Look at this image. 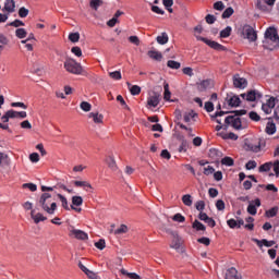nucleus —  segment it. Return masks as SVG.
<instances>
[{"label":"nucleus","instance_id":"nucleus-38","mask_svg":"<svg viewBox=\"0 0 279 279\" xmlns=\"http://www.w3.org/2000/svg\"><path fill=\"white\" fill-rule=\"evenodd\" d=\"M83 204H84V198H82V196H73L72 197L73 206H82Z\"/></svg>","mask_w":279,"mask_h":279},{"label":"nucleus","instance_id":"nucleus-39","mask_svg":"<svg viewBox=\"0 0 279 279\" xmlns=\"http://www.w3.org/2000/svg\"><path fill=\"white\" fill-rule=\"evenodd\" d=\"M256 167H258V163L256 162V160H248L245 165V169L247 171H252V169H256Z\"/></svg>","mask_w":279,"mask_h":279},{"label":"nucleus","instance_id":"nucleus-54","mask_svg":"<svg viewBox=\"0 0 279 279\" xmlns=\"http://www.w3.org/2000/svg\"><path fill=\"white\" fill-rule=\"evenodd\" d=\"M221 153L219 151V149H217V148H210L209 149V157L210 158H219V155H220Z\"/></svg>","mask_w":279,"mask_h":279},{"label":"nucleus","instance_id":"nucleus-22","mask_svg":"<svg viewBox=\"0 0 279 279\" xmlns=\"http://www.w3.org/2000/svg\"><path fill=\"white\" fill-rule=\"evenodd\" d=\"M147 54L151 58V60H156L157 62H160L162 60V53L156 50H150Z\"/></svg>","mask_w":279,"mask_h":279},{"label":"nucleus","instance_id":"nucleus-34","mask_svg":"<svg viewBox=\"0 0 279 279\" xmlns=\"http://www.w3.org/2000/svg\"><path fill=\"white\" fill-rule=\"evenodd\" d=\"M15 36L16 38L23 39L27 37V31H25V28H17L15 31Z\"/></svg>","mask_w":279,"mask_h":279},{"label":"nucleus","instance_id":"nucleus-41","mask_svg":"<svg viewBox=\"0 0 279 279\" xmlns=\"http://www.w3.org/2000/svg\"><path fill=\"white\" fill-rule=\"evenodd\" d=\"M234 14V9L232 7L227 8L222 13V19H230Z\"/></svg>","mask_w":279,"mask_h":279},{"label":"nucleus","instance_id":"nucleus-11","mask_svg":"<svg viewBox=\"0 0 279 279\" xmlns=\"http://www.w3.org/2000/svg\"><path fill=\"white\" fill-rule=\"evenodd\" d=\"M70 236L77 239L78 241H88V233L80 229H73L70 231Z\"/></svg>","mask_w":279,"mask_h":279},{"label":"nucleus","instance_id":"nucleus-48","mask_svg":"<svg viewBox=\"0 0 279 279\" xmlns=\"http://www.w3.org/2000/svg\"><path fill=\"white\" fill-rule=\"evenodd\" d=\"M23 189H29L32 193H35V191H38V186L34 183H24Z\"/></svg>","mask_w":279,"mask_h":279},{"label":"nucleus","instance_id":"nucleus-35","mask_svg":"<svg viewBox=\"0 0 279 279\" xmlns=\"http://www.w3.org/2000/svg\"><path fill=\"white\" fill-rule=\"evenodd\" d=\"M221 165H225L226 167H234V159L231 157H225L221 159Z\"/></svg>","mask_w":279,"mask_h":279},{"label":"nucleus","instance_id":"nucleus-19","mask_svg":"<svg viewBox=\"0 0 279 279\" xmlns=\"http://www.w3.org/2000/svg\"><path fill=\"white\" fill-rule=\"evenodd\" d=\"M192 228L196 230V232H206V226H204L199 220H194Z\"/></svg>","mask_w":279,"mask_h":279},{"label":"nucleus","instance_id":"nucleus-21","mask_svg":"<svg viewBox=\"0 0 279 279\" xmlns=\"http://www.w3.org/2000/svg\"><path fill=\"white\" fill-rule=\"evenodd\" d=\"M126 86L130 88V93L133 96L141 95V86L132 85V83L128 82Z\"/></svg>","mask_w":279,"mask_h":279},{"label":"nucleus","instance_id":"nucleus-62","mask_svg":"<svg viewBox=\"0 0 279 279\" xmlns=\"http://www.w3.org/2000/svg\"><path fill=\"white\" fill-rule=\"evenodd\" d=\"M198 243H202V245H210V238H206V236H203L201 239L197 240Z\"/></svg>","mask_w":279,"mask_h":279},{"label":"nucleus","instance_id":"nucleus-42","mask_svg":"<svg viewBox=\"0 0 279 279\" xmlns=\"http://www.w3.org/2000/svg\"><path fill=\"white\" fill-rule=\"evenodd\" d=\"M129 228L125 225H121L120 228L114 230L113 234H126Z\"/></svg>","mask_w":279,"mask_h":279},{"label":"nucleus","instance_id":"nucleus-55","mask_svg":"<svg viewBox=\"0 0 279 279\" xmlns=\"http://www.w3.org/2000/svg\"><path fill=\"white\" fill-rule=\"evenodd\" d=\"M95 247H97V250H106V240L100 239L95 243Z\"/></svg>","mask_w":279,"mask_h":279},{"label":"nucleus","instance_id":"nucleus-10","mask_svg":"<svg viewBox=\"0 0 279 279\" xmlns=\"http://www.w3.org/2000/svg\"><path fill=\"white\" fill-rule=\"evenodd\" d=\"M158 104H160V94L153 92L149 94L147 98V107L148 108H158Z\"/></svg>","mask_w":279,"mask_h":279},{"label":"nucleus","instance_id":"nucleus-23","mask_svg":"<svg viewBox=\"0 0 279 279\" xmlns=\"http://www.w3.org/2000/svg\"><path fill=\"white\" fill-rule=\"evenodd\" d=\"M266 134H269L270 136L276 134V123L269 121L266 124V129H265Z\"/></svg>","mask_w":279,"mask_h":279},{"label":"nucleus","instance_id":"nucleus-36","mask_svg":"<svg viewBox=\"0 0 279 279\" xmlns=\"http://www.w3.org/2000/svg\"><path fill=\"white\" fill-rule=\"evenodd\" d=\"M194 118H195V112L194 111L185 112L183 114V121L185 123H191V119H194Z\"/></svg>","mask_w":279,"mask_h":279},{"label":"nucleus","instance_id":"nucleus-14","mask_svg":"<svg viewBox=\"0 0 279 279\" xmlns=\"http://www.w3.org/2000/svg\"><path fill=\"white\" fill-rule=\"evenodd\" d=\"M225 279H243V277L241 276V274H239V270H236V268L231 267L227 269Z\"/></svg>","mask_w":279,"mask_h":279},{"label":"nucleus","instance_id":"nucleus-16","mask_svg":"<svg viewBox=\"0 0 279 279\" xmlns=\"http://www.w3.org/2000/svg\"><path fill=\"white\" fill-rule=\"evenodd\" d=\"M245 149L246 151H253L254 154H258V151H260V142H258L257 144H245Z\"/></svg>","mask_w":279,"mask_h":279},{"label":"nucleus","instance_id":"nucleus-61","mask_svg":"<svg viewBox=\"0 0 279 279\" xmlns=\"http://www.w3.org/2000/svg\"><path fill=\"white\" fill-rule=\"evenodd\" d=\"M225 8L226 5L222 1H217L216 3H214V10H218L219 12H221V10H223Z\"/></svg>","mask_w":279,"mask_h":279},{"label":"nucleus","instance_id":"nucleus-28","mask_svg":"<svg viewBox=\"0 0 279 279\" xmlns=\"http://www.w3.org/2000/svg\"><path fill=\"white\" fill-rule=\"evenodd\" d=\"M223 114H228V111H217L214 116H211V121H216L218 125H221V119H219V117H223Z\"/></svg>","mask_w":279,"mask_h":279},{"label":"nucleus","instance_id":"nucleus-12","mask_svg":"<svg viewBox=\"0 0 279 279\" xmlns=\"http://www.w3.org/2000/svg\"><path fill=\"white\" fill-rule=\"evenodd\" d=\"M253 243H256L257 247H263V245L265 247H274V245H276V241H269L267 239H263V240H258L256 238L252 239Z\"/></svg>","mask_w":279,"mask_h":279},{"label":"nucleus","instance_id":"nucleus-4","mask_svg":"<svg viewBox=\"0 0 279 279\" xmlns=\"http://www.w3.org/2000/svg\"><path fill=\"white\" fill-rule=\"evenodd\" d=\"M63 66L65 71L72 73V75H84V68H82V64L77 63L74 59H66Z\"/></svg>","mask_w":279,"mask_h":279},{"label":"nucleus","instance_id":"nucleus-43","mask_svg":"<svg viewBox=\"0 0 279 279\" xmlns=\"http://www.w3.org/2000/svg\"><path fill=\"white\" fill-rule=\"evenodd\" d=\"M7 45H10V39L8 36L0 34V47H7Z\"/></svg>","mask_w":279,"mask_h":279},{"label":"nucleus","instance_id":"nucleus-32","mask_svg":"<svg viewBox=\"0 0 279 279\" xmlns=\"http://www.w3.org/2000/svg\"><path fill=\"white\" fill-rule=\"evenodd\" d=\"M57 197H59L64 210H71V208H69V201L66 199V197H64L62 194H57Z\"/></svg>","mask_w":279,"mask_h":279},{"label":"nucleus","instance_id":"nucleus-37","mask_svg":"<svg viewBox=\"0 0 279 279\" xmlns=\"http://www.w3.org/2000/svg\"><path fill=\"white\" fill-rule=\"evenodd\" d=\"M167 66H169V69H174V70H178L182 66V64L178 61H173V60H169L167 62Z\"/></svg>","mask_w":279,"mask_h":279},{"label":"nucleus","instance_id":"nucleus-20","mask_svg":"<svg viewBox=\"0 0 279 279\" xmlns=\"http://www.w3.org/2000/svg\"><path fill=\"white\" fill-rule=\"evenodd\" d=\"M106 162L111 171H117V161L114 160V156L110 155L107 157Z\"/></svg>","mask_w":279,"mask_h":279},{"label":"nucleus","instance_id":"nucleus-6","mask_svg":"<svg viewBox=\"0 0 279 279\" xmlns=\"http://www.w3.org/2000/svg\"><path fill=\"white\" fill-rule=\"evenodd\" d=\"M196 40H201V43H205V45H207L211 49H215L216 51H226V46H223V45H221L217 41L210 40L206 37H202L199 35H196Z\"/></svg>","mask_w":279,"mask_h":279},{"label":"nucleus","instance_id":"nucleus-46","mask_svg":"<svg viewBox=\"0 0 279 279\" xmlns=\"http://www.w3.org/2000/svg\"><path fill=\"white\" fill-rule=\"evenodd\" d=\"M276 215H278V207H272L266 210V217L268 218L276 217Z\"/></svg>","mask_w":279,"mask_h":279},{"label":"nucleus","instance_id":"nucleus-64","mask_svg":"<svg viewBox=\"0 0 279 279\" xmlns=\"http://www.w3.org/2000/svg\"><path fill=\"white\" fill-rule=\"evenodd\" d=\"M272 169H274L275 174H276L277 178H278V175H279V160H276V161L272 163Z\"/></svg>","mask_w":279,"mask_h":279},{"label":"nucleus","instance_id":"nucleus-57","mask_svg":"<svg viewBox=\"0 0 279 279\" xmlns=\"http://www.w3.org/2000/svg\"><path fill=\"white\" fill-rule=\"evenodd\" d=\"M109 76L111 77V80H121V71H114V72H110Z\"/></svg>","mask_w":279,"mask_h":279},{"label":"nucleus","instance_id":"nucleus-63","mask_svg":"<svg viewBox=\"0 0 279 279\" xmlns=\"http://www.w3.org/2000/svg\"><path fill=\"white\" fill-rule=\"evenodd\" d=\"M205 110L206 112H213V110H215V105L211 101L205 102Z\"/></svg>","mask_w":279,"mask_h":279},{"label":"nucleus","instance_id":"nucleus-7","mask_svg":"<svg viewBox=\"0 0 279 279\" xmlns=\"http://www.w3.org/2000/svg\"><path fill=\"white\" fill-rule=\"evenodd\" d=\"M240 97L246 101H256V99H260V97H263V94L256 89H251L246 94H241Z\"/></svg>","mask_w":279,"mask_h":279},{"label":"nucleus","instance_id":"nucleus-30","mask_svg":"<svg viewBox=\"0 0 279 279\" xmlns=\"http://www.w3.org/2000/svg\"><path fill=\"white\" fill-rule=\"evenodd\" d=\"M104 5V0H90L89 8L93 10H99Z\"/></svg>","mask_w":279,"mask_h":279},{"label":"nucleus","instance_id":"nucleus-49","mask_svg":"<svg viewBox=\"0 0 279 279\" xmlns=\"http://www.w3.org/2000/svg\"><path fill=\"white\" fill-rule=\"evenodd\" d=\"M189 147V142H186V140H182L181 141V145L179 146V153L182 154V151H186Z\"/></svg>","mask_w":279,"mask_h":279},{"label":"nucleus","instance_id":"nucleus-33","mask_svg":"<svg viewBox=\"0 0 279 279\" xmlns=\"http://www.w3.org/2000/svg\"><path fill=\"white\" fill-rule=\"evenodd\" d=\"M182 202H183L184 206H193V198L191 197V194L183 195Z\"/></svg>","mask_w":279,"mask_h":279},{"label":"nucleus","instance_id":"nucleus-9","mask_svg":"<svg viewBox=\"0 0 279 279\" xmlns=\"http://www.w3.org/2000/svg\"><path fill=\"white\" fill-rule=\"evenodd\" d=\"M225 101L230 108H239L241 106V98L234 94L227 95Z\"/></svg>","mask_w":279,"mask_h":279},{"label":"nucleus","instance_id":"nucleus-1","mask_svg":"<svg viewBox=\"0 0 279 279\" xmlns=\"http://www.w3.org/2000/svg\"><path fill=\"white\" fill-rule=\"evenodd\" d=\"M265 40L263 41L264 49H268L269 51H274V49H278L279 47V36L278 31L275 27H268L265 32Z\"/></svg>","mask_w":279,"mask_h":279},{"label":"nucleus","instance_id":"nucleus-52","mask_svg":"<svg viewBox=\"0 0 279 279\" xmlns=\"http://www.w3.org/2000/svg\"><path fill=\"white\" fill-rule=\"evenodd\" d=\"M248 117H250L251 121H256V122L260 121V116L258 113H256V111H251L248 113Z\"/></svg>","mask_w":279,"mask_h":279},{"label":"nucleus","instance_id":"nucleus-31","mask_svg":"<svg viewBox=\"0 0 279 279\" xmlns=\"http://www.w3.org/2000/svg\"><path fill=\"white\" fill-rule=\"evenodd\" d=\"M231 34H232V27L227 26L225 29L220 32V38H230Z\"/></svg>","mask_w":279,"mask_h":279},{"label":"nucleus","instance_id":"nucleus-24","mask_svg":"<svg viewBox=\"0 0 279 279\" xmlns=\"http://www.w3.org/2000/svg\"><path fill=\"white\" fill-rule=\"evenodd\" d=\"M74 186L82 187L85 191H88V189H93V185H90L88 181H74Z\"/></svg>","mask_w":279,"mask_h":279},{"label":"nucleus","instance_id":"nucleus-26","mask_svg":"<svg viewBox=\"0 0 279 279\" xmlns=\"http://www.w3.org/2000/svg\"><path fill=\"white\" fill-rule=\"evenodd\" d=\"M120 274H122V276H126L130 279H141V276H138V274H136V272H129L128 270H125V268H122L120 270Z\"/></svg>","mask_w":279,"mask_h":279},{"label":"nucleus","instance_id":"nucleus-15","mask_svg":"<svg viewBox=\"0 0 279 279\" xmlns=\"http://www.w3.org/2000/svg\"><path fill=\"white\" fill-rule=\"evenodd\" d=\"M255 204V205H254ZM254 204H250L248 206H247V213H248V215H256V213H258V210L256 209V207L258 208V207H260V198H256L255 201H254Z\"/></svg>","mask_w":279,"mask_h":279},{"label":"nucleus","instance_id":"nucleus-59","mask_svg":"<svg viewBox=\"0 0 279 279\" xmlns=\"http://www.w3.org/2000/svg\"><path fill=\"white\" fill-rule=\"evenodd\" d=\"M217 210H226V203L222 199H218L216 202Z\"/></svg>","mask_w":279,"mask_h":279},{"label":"nucleus","instance_id":"nucleus-44","mask_svg":"<svg viewBox=\"0 0 279 279\" xmlns=\"http://www.w3.org/2000/svg\"><path fill=\"white\" fill-rule=\"evenodd\" d=\"M172 221H177L178 223H184V221H186V218L182 216V214H175L172 217Z\"/></svg>","mask_w":279,"mask_h":279},{"label":"nucleus","instance_id":"nucleus-17","mask_svg":"<svg viewBox=\"0 0 279 279\" xmlns=\"http://www.w3.org/2000/svg\"><path fill=\"white\" fill-rule=\"evenodd\" d=\"M31 217L34 220L35 223H40V221H47V217H45L43 214H34V210L31 211Z\"/></svg>","mask_w":279,"mask_h":279},{"label":"nucleus","instance_id":"nucleus-40","mask_svg":"<svg viewBox=\"0 0 279 279\" xmlns=\"http://www.w3.org/2000/svg\"><path fill=\"white\" fill-rule=\"evenodd\" d=\"M28 14H29L28 9H26L25 7L20 8V10H19L20 19H27Z\"/></svg>","mask_w":279,"mask_h":279},{"label":"nucleus","instance_id":"nucleus-3","mask_svg":"<svg viewBox=\"0 0 279 279\" xmlns=\"http://www.w3.org/2000/svg\"><path fill=\"white\" fill-rule=\"evenodd\" d=\"M232 112H234L235 116H228L225 119V123L227 124V128L229 125H232V128H234V130H243V124L241 122V118H239V117H243V114H247V110L241 109V110H235Z\"/></svg>","mask_w":279,"mask_h":279},{"label":"nucleus","instance_id":"nucleus-50","mask_svg":"<svg viewBox=\"0 0 279 279\" xmlns=\"http://www.w3.org/2000/svg\"><path fill=\"white\" fill-rule=\"evenodd\" d=\"M69 40H71V43H78L80 41V33H71L69 35Z\"/></svg>","mask_w":279,"mask_h":279},{"label":"nucleus","instance_id":"nucleus-56","mask_svg":"<svg viewBox=\"0 0 279 279\" xmlns=\"http://www.w3.org/2000/svg\"><path fill=\"white\" fill-rule=\"evenodd\" d=\"M208 86H210V82L202 81L198 85V90L204 92L206 88H208Z\"/></svg>","mask_w":279,"mask_h":279},{"label":"nucleus","instance_id":"nucleus-18","mask_svg":"<svg viewBox=\"0 0 279 279\" xmlns=\"http://www.w3.org/2000/svg\"><path fill=\"white\" fill-rule=\"evenodd\" d=\"M88 118L93 119L94 123H104V114H99L98 112H90Z\"/></svg>","mask_w":279,"mask_h":279},{"label":"nucleus","instance_id":"nucleus-53","mask_svg":"<svg viewBox=\"0 0 279 279\" xmlns=\"http://www.w3.org/2000/svg\"><path fill=\"white\" fill-rule=\"evenodd\" d=\"M195 208L196 210H199V213H202L204 208H206V203L204 201H198L195 204Z\"/></svg>","mask_w":279,"mask_h":279},{"label":"nucleus","instance_id":"nucleus-45","mask_svg":"<svg viewBox=\"0 0 279 279\" xmlns=\"http://www.w3.org/2000/svg\"><path fill=\"white\" fill-rule=\"evenodd\" d=\"M8 26L9 27H23V26H25V23L23 21H21V20H15L13 22H10L8 24Z\"/></svg>","mask_w":279,"mask_h":279},{"label":"nucleus","instance_id":"nucleus-29","mask_svg":"<svg viewBox=\"0 0 279 279\" xmlns=\"http://www.w3.org/2000/svg\"><path fill=\"white\" fill-rule=\"evenodd\" d=\"M271 167H274L272 162H266L259 167L258 171L259 173H267V171H271Z\"/></svg>","mask_w":279,"mask_h":279},{"label":"nucleus","instance_id":"nucleus-47","mask_svg":"<svg viewBox=\"0 0 279 279\" xmlns=\"http://www.w3.org/2000/svg\"><path fill=\"white\" fill-rule=\"evenodd\" d=\"M227 226H229L231 230H234V228H239L238 221L234 218L227 220Z\"/></svg>","mask_w":279,"mask_h":279},{"label":"nucleus","instance_id":"nucleus-2","mask_svg":"<svg viewBox=\"0 0 279 279\" xmlns=\"http://www.w3.org/2000/svg\"><path fill=\"white\" fill-rule=\"evenodd\" d=\"M51 194L43 193L39 198V206L47 213L48 215H54L56 210H58V204L56 202L50 203Z\"/></svg>","mask_w":279,"mask_h":279},{"label":"nucleus","instance_id":"nucleus-8","mask_svg":"<svg viewBox=\"0 0 279 279\" xmlns=\"http://www.w3.org/2000/svg\"><path fill=\"white\" fill-rule=\"evenodd\" d=\"M233 86L234 88H239L240 90H243L247 88V80L244 77H241L240 74L233 75Z\"/></svg>","mask_w":279,"mask_h":279},{"label":"nucleus","instance_id":"nucleus-58","mask_svg":"<svg viewBox=\"0 0 279 279\" xmlns=\"http://www.w3.org/2000/svg\"><path fill=\"white\" fill-rule=\"evenodd\" d=\"M71 51H72V53H74V56H76L77 58H82V48L75 46V47H72Z\"/></svg>","mask_w":279,"mask_h":279},{"label":"nucleus","instance_id":"nucleus-5","mask_svg":"<svg viewBox=\"0 0 279 279\" xmlns=\"http://www.w3.org/2000/svg\"><path fill=\"white\" fill-rule=\"evenodd\" d=\"M242 35L247 38L251 43H256L258 40V35L256 34V31H254V27H252L250 24H244L242 26Z\"/></svg>","mask_w":279,"mask_h":279},{"label":"nucleus","instance_id":"nucleus-13","mask_svg":"<svg viewBox=\"0 0 279 279\" xmlns=\"http://www.w3.org/2000/svg\"><path fill=\"white\" fill-rule=\"evenodd\" d=\"M16 11V2L14 0H5L4 7L2 8V12H8V14H12Z\"/></svg>","mask_w":279,"mask_h":279},{"label":"nucleus","instance_id":"nucleus-51","mask_svg":"<svg viewBox=\"0 0 279 279\" xmlns=\"http://www.w3.org/2000/svg\"><path fill=\"white\" fill-rule=\"evenodd\" d=\"M90 108H93L90 102H87V101L81 102V109H83L84 112H90Z\"/></svg>","mask_w":279,"mask_h":279},{"label":"nucleus","instance_id":"nucleus-25","mask_svg":"<svg viewBox=\"0 0 279 279\" xmlns=\"http://www.w3.org/2000/svg\"><path fill=\"white\" fill-rule=\"evenodd\" d=\"M220 136L225 140V141H238L239 140V135L234 134L233 132L230 133H220Z\"/></svg>","mask_w":279,"mask_h":279},{"label":"nucleus","instance_id":"nucleus-60","mask_svg":"<svg viewBox=\"0 0 279 279\" xmlns=\"http://www.w3.org/2000/svg\"><path fill=\"white\" fill-rule=\"evenodd\" d=\"M31 162H38L40 160V155L38 153H32L29 155Z\"/></svg>","mask_w":279,"mask_h":279},{"label":"nucleus","instance_id":"nucleus-27","mask_svg":"<svg viewBox=\"0 0 279 279\" xmlns=\"http://www.w3.org/2000/svg\"><path fill=\"white\" fill-rule=\"evenodd\" d=\"M158 45H167L169 43V35L167 33H161L160 36H157Z\"/></svg>","mask_w":279,"mask_h":279}]
</instances>
